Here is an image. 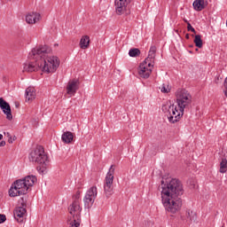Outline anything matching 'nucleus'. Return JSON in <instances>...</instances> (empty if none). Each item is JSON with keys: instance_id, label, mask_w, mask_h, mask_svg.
<instances>
[{"instance_id": "f257e3e1", "label": "nucleus", "mask_w": 227, "mask_h": 227, "mask_svg": "<svg viewBox=\"0 0 227 227\" xmlns=\"http://www.w3.org/2000/svg\"><path fill=\"white\" fill-rule=\"evenodd\" d=\"M51 51L47 45L34 48L29 53V58L35 59V62L25 64L23 72H38V70H42L45 74H54L59 68V59L54 56L47 57V54H51Z\"/></svg>"}, {"instance_id": "f03ea898", "label": "nucleus", "mask_w": 227, "mask_h": 227, "mask_svg": "<svg viewBox=\"0 0 227 227\" xmlns=\"http://www.w3.org/2000/svg\"><path fill=\"white\" fill-rule=\"evenodd\" d=\"M161 201L165 210L170 214H176L184 205L182 196L184 186L178 179L161 180Z\"/></svg>"}, {"instance_id": "7ed1b4c3", "label": "nucleus", "mask_w": 227, "mask_h": 227, "mask_svg": "<svg viewBox=\"0 0 227 227\" xmlns=\"http://www.w3.org/2000/svg\"><path fill=\"white\" fill-rule=\"evenodd\" d=\"M28 160L30 162L37 164L36 170L40 175H45L47 173V166L49 165V156L45 153L43 146L37 145L33 149L29 155Z\"/></svg>"}, {"instance_id": "20e7f679", "label": "nucleus", "mask_w": 227, "mask_h": 227, "mask_svg": "<svg viewBox=\"0 0 227 227\" xmlns=\"http://www.w3.org/2000/svg\"><path fill=\"white\" fill-rule=\"evenodd\" d=\"M176 104L179 111L184 114L185 108L192 104V96L186 90H181L176 92Z\"/></svg>"}, {"instance_id": "39448f33", "label": "nucleus", "mask_w": 227, "mask_h": 227, "mask_svg": "<svg viewBox=\"0 0 227 227\" xmlns=\"http://www.w3.org/2000/svg\"><path fill=\"white\" fill-rule=\"evenodd\" d=\"M29 188L26 184L24 179L16 180L9 189V196L16 198V196H26Z\"/></svg>"}, {"instance_id": "423d86ee", "label": "nucleus", "mask_w": 227, "mask_h": 227, "mask_svg": "<svg viewBox=\"0 0 227 227\" xmlns=\"http://www.w3.org/2000/svg\"><path fill=\"white\" fill-rule=\"evenodd\" d=\"M114 182V165H112L106 176L104 184V193L106 198L109 199L114 194V186L113 183Z\"/></svg>"}, {"instance_id": "0eeeda50", "label": "nucleus", "mask_w": 227, "mask_h": 227, "mask_svg": "<svg viewBox=\"0 0 227 227\" xmlns=\"http://www.w3.org/2000/svg\"><path fill=\"white\" fill-rule=\"evenodd\" d=\"M21 206L18 207L13 211L14 219L18 223H24V215H26V213L27 210L26 209L27 207V200L25 197H22L21 199Z\"/></svg>"}, {"instance_id": "6e6552de", "label": "nucleus", "mask_w": 227, "mask_h": 227, "mask_svg": "<svg viewBox=\"0 0 227 227\" xmlns=\"http://www.w3.org/2000/svg\"><path fill=\"white\" fill-rule=\"evenodd\" d=\"M97 186H92L87 191L85 197L83 199L85 208L90 209L91 208V207H93L95 200H97Z\"/></svg>"}, {"instance_id": "1a4fd4ad", "label": "nucleus", "mask_w": 227, "mask_h": 227, "mask_svg": "<svg viewBox=\"0 0 227 227\" xmlns=\"http://www.w3.org/2000/svg\"><path fill=\"white\" fill-rule=\"evenodd\" d=\"M0 109H2L4 114L6 115L7 120L12 121L13 120V115L12 114V106L4 98H0Z\"/></svg>"}, {"instance_id": "9d476101", "label": "nucleus", "mask_w": 227, "mask_h": 227, "mask_svg": "<svg viewBox=\"0 0 227 227\" xmlns=\"http://www.w3.org/2000/svg\"><path fill=\"white\" fill-rule=\"evenodd\" d=\"M131 0H115V10L117 15H122L125 13V10H127V4L130 3Z\"/></svg>"}, {"instance_id": "9b49d317", "label": "nucleus", "mask_w": 227, "mask_h": 227, "mask_svg": "<svg viewBox=\"0 0 227 227\" xmlns=\"http://www.w3.org/2000/svg\"><path fill=\"white\" fill-rule=\"evenodd\" d=\"M79 79L69 81L67 86V95H75V93H77V90H79Z\"/></svg>"}, {"instance_id": "f8f14e48", "label": "nucleus", "mask_w": 227, "mask_h": 227, "mask_svg": "<svg viewBox=\"0 0 227 227\" xmlns=\"http://www.w3.org/2000/svg\"><path fill=\"white\" fill-rule=\"evenodd\" d=\"M146 65L147 63H145L144 60V62L141 63L138 67V74L142 79H148L152 74V68L146 67Z\"/></svg>"}, {"instance_id": "ddd939ff", "label": "nucleus", "mask_w": 227, "mask_h": 227, "mask_svg": "<svg viewBox=\"0 0 227 227\" xmlns=\"http://www.w3.org/2000/svg\"><path fill=\"white\" fill-rule=\"evenodd\" d=\"M182 116H184V114H182V112L180 110L178 111L176 106H174V108H172V114H170V115H168V119L170 123H176V121H180Z\"/></svg>"}, {"instance_id": "4468645a", "label": "nucleus", "mask_w": 227, "mask_h": 227, "mask_svg": "<svg viewBox=\"0 0 227 227\" xmlns=\"http://www.w3.org/2000/svg\"><path fill=\"white\" fill-rule=\"evenodd\" d=\"M181 219L183 221L186 220V223H196L198 219V215L194 211H191V209H188L186 211L185 216H181Z\"/></svg>"}, {"instance_id": "2eb2a0df", "label": "nucleus", "mask_w": 227, "mask_h": 227, "mask_svg": "<svg viewBox=\"0 0 227 227\" xmlns=\"http://www.w3.org/2000/svg\"><path fill=\"white\" fill-rule=\"evenodd\" d=\"M26 102H31L36 98V90L35 87H28L25 90Z\"/></svg>"}, {"instance_id": "dca6fc26", "label": "nucleus", "mask_w": 227, "mask_h": 227, "mask_svg": "<svg viewBox=\"0 0 227 227\" xmlns=\"http://www.w3.org/2000/svg\"><path fill=\"white\" fill-rule=\"evenodd\" d=\"M208 6V2L207 0H195L193 2V8L196 12H201Z\"/></svg>"}, {"instance_id": "f3484780", "label": "nucleus", "mask_w": 227, "mask_h": 227, "mask_svg": "<svg viewBox=\"0 0 227 227\" xmlns=\"http://www.w3.org/2000/svg\"><path fill=\"white\" fill-rule=\"evenodd\" d=\"M81 210H82V208L79 204V200H74L72 205L68 207V211L71 215H75V212H78L77 214H81Z\"/></svg>"}, {"instance_id": "a211bd4d", "label": "nucleus", "mask_w": 227, "mask_h": 227, "mask_svg": "<svg viewBox=\"0 0 227 227\" xmlns=\"http://www.w3.org/2000/svg\"><path fill=\"white\" fill-rule=\"evenodd\" d=\"M38 20H40V13L32 12L26 16V22H27V24H36Z\"/></svg>"}, {"instance_id": "6ab92c4d", "label": "nucleus", "mask_w": 227, "mask_h": 227, "mask_svg": "<svg viewBox=\"0 0 227 227\" xmlns=\"http://www.w3.org/2000/svg\"><path fill=\"white\" fill-rule=\"evenodd\" d=\"M67 224L69 227H80L81 226V214H76L73 215V220L68 219Z\"/></svg>"}, {"instance_id": "aec40b11", "label": "nucleus", "mask_w": 227, "mask_h": 227, "mask_svg": "<svg viewBox=\"0 0 227 227\" xmlns=\"http://www.w3.org/2000/svg\"><path fill=\"white\" fill-rule=\"evenodd\" d=\"M23 181L25 182L27 187H33L35 184L37 182L36 176H27L23 178Z\"/></svg>"}, {"instance_id": "412c9836", "label": "nucleus", "mask_w": 227, "mask_h": 227, "mask_svg": "<svg viewBox=\"0 0 227 227\" xmlns=\"http://www.w3.org/2000/svg\"><path fill=\"white\" fill-rule=\"evenodd\" d=\"M61 139L63 143H66L67 145H70L74 141V133L70 131H66L62 134Z\"/></svg>"}, {"instance_id": "4be33fe9", "label": "nucleus", "mask_w": 227, "mask_h": 227, "mask_svg": "<svg viewBox=\"0 0 227 227\" xmlns=\"http://www.w3.org/2000/svg\"><path fill=\"white\" fill-rule=\"evenodd\" d=\"M81 49H88L90 47V35H83L80 40Z\"/></svg>"}, {"instance_id": "5701e85b", "label": "nucleus", "mask_w": 227, "mask_h": 227, "mask_svg": "<svg viewBox=\"0 0 227 227\" xmlns=\"http://www.w3.org/2000/svg\"><path fill=\"white\" fill-rule=\"evenodd\" d=\"M176 106L172 105L171 103H167L166 105H163L161 107V111H163V113H168V116H171L173 110L175 109Z\"/></svg>"}, {"instance_id": "b1692460", "label": "nucleus", "mask_w": 227, "mask_h": 227, "mask_svg": "<svg viewBox=\"0 0 227 227\" xmlns=\"http://www.w3.org/2000/svg\"><path fill=\"white\" fill-rule=\"evenodd\" d=\"M155 52H157V47L151 46L148 57L145 59V63H148L151 59H155Z\"/></svg>"}, {"instance_id": "393cba45", "label": "nucleus", "mask_w": 227, "mask_h": 227, "mask_svg": "<svg viewBox=\"0 0 227 227\" xmlns=\"http://www.w3.org/2000/svg\"><path fill=\"white\" fill-rule=\"evenodd\" d=\"M129 56L130 58H139V56H141V50L137 48H131L129 51Z\"/></svg>"}, {"instance_id": "a878e982", "label": "nucleus", "mask_w": 227, "mask_h": 227, "mask_svg": "<svg viewBox=\"0 0 227 227\" xmlns=\"http://www.w3.org/2000/svg\"><path fill=\"white\" fill-rule=\"evenodd\" d=\"M193 42L195 43V47H198V49H201L203 47V40L200 35H195Z\"/></svg>"}, {"instance_id": "bb28decb", "label": "nucleus", "mask_w": 227, "mask_h": 227, "mask_svg": "<svg viewBox=\"0 0 227 227\" xmlns=\"http://www.w3.org/2000/svg\"><path fill=\"white\" fill-rule=\"evenodd\" d=\"M227 171V160L223 159L220 163V173H226Z\"/></svg>"}, {"instance_id": "cd10ccee", "label": "nucleus", "mask_w": 227, "mask_h": 227, "mask_svg": "<svg viewBox=\"0 0 227 227\" xmlns=\"http://www.w3.org/2000/svg\"><path fill=\"white\" fill-rule=\"evenodd\" d=\"M160 90H161V93H169V91H171V89H169V85H168V86L166 87V85L163 84V85L161 86Z\"/></svg>"}, {"instance_id": "c85d7f7f", "label": "nucleus", "mask_w": 227, "mask_h": 227, "mask_svg": "<svg viewBox=\"0 0 227 227\" xmlns=\"http://www.w3.org/2000/svg\"><path fill=\"white\" fill-rule=\"evenodd\" d=\"M187 30L196 35V29H194L192 25H191L189 22H187Z\"/></svg>"}, {"instance_id": "c756f323", "label": "nucleus", "mask_w": 227, "mask_h": 227, "mask_svg": "<svg viewBox=\"0 0 227 227\" xmlns=\"http://www.w3.org/2000/svg\"><path fill=\"white\" fill-rule=\"evenodd\" d=\"M6 222V215L0 214V224Z\"/></svg>"}, {"instance_id": "7c9ffc66", "label": "nucleus", "mask_w": 227, "mask_h": 227, "mask_svg": "<svg viewBox=\"0 0 227 227\" xmlns=\"http://www.w3.org/2000/svg\"><path fill=\"white\" fill-rule=\"evenodd\" d=\"M152 61H153V59H151L147 62V64L145 65L146 68H153V65L152 64Z\"/></svg>"}, {"instance_id": "2f4dec72", "label": "nucleus", "mask_w": 227, "mask_h": 227, "mask_svg": "<svg viewBox=\"0 0 227 227\" xmlns=\"http://www.w3.org/2000/svg\"><path fill=\"white\" fill-rule=\"evenodd\" d=\"M79 198H81V192H77L75 195H74V201H79Z\"/></svg>"}, {"instance_id": "473e14b6", "label": "nucleus", "mask_w": 227, "mask_h": 227, "mask_svg": "<svg viewBox=\"0 0 227 227\" xmlns=\"http://www.w3.org/2000/svg\"><path fill=\"white\" fill-rule=\"evenodd\" d=\"M223 86H224V88H225L224 95H225V97L227 98V82H224Z\"/></svg>"}, {"instance_id": "72a5a7b5", "label": "nucleus", "mask_w": 227, "mask_h": 227, "mask_svg": "<svg viewBox=\"0 0 227 227\" xmlns=\"http://www.w3.org/2000/svg\"><path fill=\"white\" fill-rule=\"evenodd\" d=\"M0 146H6V141L2 140V141L0 142Z\"/></svg>"}, {"instance_id": "f704fd0d", "label": "nucleus", "mask_w": 227, "mask_h": 227, "mask_svg": "<svg viewBox=\"0 0 227 227\" xmlns=\"http://www.w3.org/2000/svg\"><path fill=\"white\" fill-rule=\"evenodd\" d=\"M8 143H10V145L13 143V138H12V136L8 138Z\"/></svg>"}, {"instance_id": "c9c22d12", "label": "nucleus", "mask_w": 227, "mask_h": 227, "mask_svg": "<svg viewBox=\"0 0 227 227\" xmlns=\"http://www.w3.org/2000/svg\"><path fill=\"white\" fill-rule=\"evenodd\" d=\"M4 136H6L8 138H9V137H12V135L10 134V132H4Z\"/></svg>"}, {"instance_id": "e433bc0d", "label": "nucleus", "mask_w": 227, "mask_h": 227, "mask_svg": "<svg viewBox=\"0 0 227 227\" xmlns=\"http://www.w3.org/2000/svg\"><path fill=\"white\" fill-rule=\"evenodd\" d=\"M185 38H186V40H189V38H190L189 34H186V35H185Z\"/></svg>"}, {"instance_id": "4c0bfd02", "label": "nucleus", "mask_w": 227, "mask_h": 227, "mask_svg": "<svg viewBox=\"0 0 227 227\" xmlns=\"http://www.w3.org/2000/svg\"><path fill=\"white\" fill-rule=\"evenodd\" d=\"M16 140H17V137L14 136V137H12V142H13V141H16Z\"/></svg>"}, {"instance_id": "58836bf2", "label": "nucleus", "mask_w": 227, "mask_h": 227, "mask_svg": "<svg viewBox=\"0 0 227 227\" xmlns=\"http://www.w3.org/2000/svg\"><path fill=\"white\" fill-rule=\"evenodd\" d=\"M3 140V134H0V141Z\"/></svg>"}, {"instance_id": "ea45409f", "label": "nucleus", "mask_w": 227, "mask_h": 227, "mask_svg": "<svg viewBox=\"0 0 227 227\" xmlns=\"http://www.w3.org/2000/svg\"><path fill=\"white\" fill-rule=\"evenodd\" d=\"M184 22H185L187 24V22H189L187 20H184Z\"/></svg>"}, {"instance_id": "a19ab883", "label": "nucleus", "mask_w": 227, "mask_h": 227, "mask_svg": "<svg viewBox=\"0 0 227 227\" xmlns=\"http://www.w3.org/2000/svg\"><path fill=\"white\" fill-rule=\"evenodd\" d=\"M196 51H199V49L198 48H196V50H195Z\"/></svg>"}, {"instance_id": "79ce46f5", "label": "nucleus", "mask_w": 227, "mask_h": 227, "mask_svg": "<svg viewBox=\"0 0 227 227\" xmlns=\"http://www.w3.org/2000/svg\"><path fill=\"white\" fill-rule=\"evenodd\" d=\"M16 107H19V105H16Z\"/></svg>"}]
</instances>
